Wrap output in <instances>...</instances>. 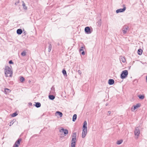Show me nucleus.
<instances>
[{
    "label": "nucleus",
    "mask_w": 147,
    "mask_h": 147,
    "mask_svg": "<svg viewBox=\"0 0 147 147\" xmlns=\"http://www.w3.org/2000/svg\"><path fill=\"white\" fill-rule=\"evenodd\" d=\"M140 103L137 104L136 105L134 106V110H135L136 109L140 107Z\"/></svg>",
    "instance_id": "ddd939ff"
},
{
    "label": "nucleus",
    "mask_w": 147,
    "mask_h": 147,
    "mask_svg": "<svg viewBox=\"0 0 147 147\" xmlns=\"http://www.w3.org/2000/svg\"><path fill=\"white\" fill-rule=\"evenodd\" d=\"M9 63L10 64H13V63L12 60H10L9 61Z\"/></svg>",
    "instance_id": "c9c22d12"
},
{
    "label": "nucleus",
    "mask_w": 147,
    "mask_h": 147,
    "mask_svg": "<svg viewBox=\"0 0 147 147\" xmlns=\"http://www.w3.org/2000/svg\"><path fill=\"white\" fill-rule=\"evenodd\" d=\"M51 90L50 91V93L51 94H53L55 93V88L53 86H52L51 88Z\"/></svg>",
    "instance_id": "4468645a"
},
{
    "label": "nucleus",
    "mask_w": 147,
    "mask_h": 147,
    "mask_svg": "<svg viewBox=\"0 0 147 147\" xmlns=\"http://www.w3.org/2000/svg\"><path fill=\"white\" fill-rule=\"evenodd\" d=\"M76 141L71 140V147H75Z\"/></svg>",
    "instance_id": "9b49d317"
},
{
    "label": "nucleus",
    "mask_w": 147,
    "mask_h": 147,
    "mask_svg": "<svg viewBox=\"0 0 147 147\" xmlns=\"http://www.w3.org/2000/svg\"><path fill=\"white\" fill-rule=\"evenodd\" d=\"M5 73L6 77L12 76V72L11 71V69L8 66H6L5 67Z\"/></svg>",
    "instance_id": "f257e3e1"
},
{
    "label": "nucleus",
    "mask_w": 147,
    "mask_h": 147,
    "mask_svg": "<svg viewBox=\"0 0 147 147\" xmlns=\"http://www.w3.org/2000/svg\"><path fill=\"white\" fill-rule=\"evenodd\" d=\"M146 80L147 82V76L146 78Z\"/></svg>",
    "instance_id": "ea45409f"
},
{
    "label": "nucleus",
    "mask_w": 147,
    "mask_h": 147,
    "mask_svg": "<svg viewBox=\"0 0 147 147\" xmlns=\"http://www.w3.org/2000/svg\"><path fill=\"white\" fill-rule=\"evenodd\" d=\"M26 52L25 51H23L21 53V55H22V56H26Z\"/></svg>",
    "instance_id": "cd10ccee"
},
{
    "label": "nucleus",
    "mask_w": 147,
    "mask_h": 147,
    "mask_svg": "<svg viewBox=\"0 0 147 147\" xmlns=\"http://www.w3.org/2000/svg\"><path fill=\"white\" fill-rule=\"evenodd\" d=\"M56 113L59 115L60 117H61L62 116L63 114L60 111H57L56 112Z\"/></svg>",
    "instance_id": "393cba45"
},
{
    "label": "nucleus",
    "mask_w": 147,
    "mask_h": 147,
    "mask_svg": "<svg viewBox=\"0 0 147 147\" xmlns=\"http://www.w3.org/2000/svg\"><path fill=\"white\" fill-rule=\"evenodd\" d=\"M49 44V46L48 47V52H50L51 50V49H52V45L51 44V43L50 42H49L48 43Z\"/></svg>",
    "instance_id": "f3484780"
},
{
    "label": "nucleus",
    "mask_w": 147,
    "mask_h": 147,
    "mask_svg": "<svg viewBox=\"0 0 147 147\" xmlns=\"http://www.w3.org/2000/svg\"><path fill=\"white\" fill-rule=\"evenodd\" d=\"M138 97L140 99L142 100L144 99L145 97L143 95H139L138 96Z\"/></svg>",
    "instance_id": "5701e85b"
},
{
    "label": "nucleus",
    "mask_w": 147,
    "mask_h": 147,
    "mask_svg": "<svg viewBox=\"0 0 147 147\" xmlns=\"http://www.w3.org/2000/svg\"><path fill=\"white\" fill-rule=\"evenodd\" d=\"M59 131L60 132H64V135L65 136L68 134V130L66 129H65L63 128L60 129Z\"/></svg>",
    "instance_id": "423d86ee"
},
{
    "label": "nucleus",
    "mask_w": 147,
    "mask_h": 147,
    "mask_svg": "<svg viewBox=\"0 0 147 147\" xmlns=\"http://www.w3.org/2000/svg\"><path fill=\"white\" fill-rule=\"evenodd\" d=\"M49 99L51 100H54L55 98V96L53 95H49Z\"/></svg>",
    "instance_id": "412c9836"
},
{
    "label": "nucleus",
    "mask_w": 147,
    "mask_h": 147,
    "mask_svg": "<svg viewBox=\"0 0 147 147\" xmlns=\"http://www.w3.org/2000/svg\"><path fill=\"white\" fill-rule=\"evenodd\" d=\"M35 106L37 108H39L41 106V104L40 103L37 102L36 103Z\"/></svg>",
    "instance_id": "4be33fe9"
},
{
    "label": "nucleus",
    "mask_w": 147,
    "mask_h": 147,
    "mask_svg": "<svg viewBox=\"0 0 147 147\" xmlns=\"http://www.w3.org/2000/svg\"><path fill=\"white\" fill-rule=\"evenodd\" d=\"M120 61L123 63L125 62V57H121L120 59Z\"/></svg>",
    "instance_id": "bb28decb"
},
{
    "label": "nucleus",
    "mask_w": 147,
    "mask_h": 147,
    "mask_svg": "<svg viewBox=\"0 0 147 147\" xmlns=\"http://www.w3.org/2000/svg\"><path fill=\"white\" fill-rule=\"evenodd\" d=\"M114 80L112 79H110L108 81V84L110 85H113L114 84Z\"/></svg>",
    "instance_id": "9d476101"
},
{
    "label": "nucleus",
    "mask_w": 147,
    "mask_h": 147,
    "mask_svg": "<svg viewBox=\"0 0 147 147\" xmlns=\"http://www.w3.org/2000/svg\"><path fill=\"white\" fill-rule=\"evenodd\" d=\"M123 9H119L116 10V12L117 13L122 12L125 11L126 9V7L125 5L123 4Z\"/></svg>",
    "instance_id": "7ed1b4c3"
},
{
    "label": "nucleus",
    "mask_w": 147,
    "mask_h": 147,
    "mask_svg": "<svg viewBox=\"0 0 147 147\" xmlns=\"http://www.w3.org/2000/svg\"><path fill=\"white\" fill-rule=\"evenodd\" d=\"M85 31L87 34H90L91 33L90 29L89 27H86L85 28Z\"/></svg>",
    "instance_id": "6e6552de"
},
{
    "label": "nucleus",
    "mask_w": 147,
    "mask_h": 147,
    "mask_svg": "<svg viewBox=\"0 0 147 147\" xmlns=\"http://www.w3.org/2000/svg\"><path fill=\"white\" fill-rule=\"evenodd\" d=\"M72 138L71 139V140L73 141H76V132H74L73 133L72 135Z\"/></svg>",
    "instance_id": "1a4fd4ad"
},
{
    "label": "nucleus",
    "mask_w": 147,
    "mask_h": 147,
    "mask_svg": "<svg viewBox=\"0 0 147 147\" xmlns=\"http://www.w3.org/2000/svg\"><path fill=\"white\" fill-rule=\"evenodd\" d=\"M111 114V112L110 111H108L107 114V115H109Z\"/></svg>",
    "instance_id": "4c0bfd02"
},
{
    "label": "nucleus",
    "mask_w": 147,
    "mask_h": 147,
    "mask_svg": "<svg viewBox=\"0 0 147 147\" xmlns=\"http://www.w3.org/2000/svg\"><path fill=\"white\" fill-rule=\"evenodd\" d=\"M22 6H23V8L25 10H26L27 9V7L26 6V4L23 1H22Z\"/></svg>",
    "instance_id": "a211bd4d"
},
{
    "label": "nucleus",
    "mask_w": 147,
    "mask_h": 147,
    "mask_svg": "<svg viewBox=\"0 0 147 147\" xmlns=\"http://www.w3.org/2000/svg\"><path fill=\"white\" fill-rule=\"evenodd\" d=\"M85 49V46L83 45L79 50L80 52L81 51L84 50V49Z\"/></svg>",
    "instance_id": "b1692460"
},
{
    "label": "nucleus",
    "mask_w": 147,
    "mask_h": 147,
    "mask_svg": "<svg viewBox=\"0 0 147 147\" xmlns=\"http://www.w3.org/2000/svg\"><path fill=\"white\" fill-rule=\"evenodd\" d=\"M87 133V130L83 129L82 132V138L85 137Z\"/></svg>",
    "instance_id": "0eeeda50"
},
{
    "label": "nucleus",
    "mask_w": 147,
    "mask_h": 147,
    "mask_svg": "<svg viewBox=\"0 0 147 147\" xmlns=\"http://www.w3.org/2000/svg\"><path fill=\"white\" fill-rule=\"evenodd\" d=\"M19 1H18L17 2V3H15V5H17V4L18 3H19Z\"/></svg>",
    "instance_id": "58836bf2"
},
{
    "label": "nucleus",
    "mask_w": 147,
    "mask_h": 147,
    "mask_svg": "<svg viewBox=\"0 0 147 147\" xmlns=\"http://www.w3.org/2000/svg\"><path fill=\"white\" fill-rule=\"evenodd\" d=\"M82 51V52L81 53V54L83 55H85V52L84 51V50L83 51Z\"/></svg>",
    "instance_id": "f704fd0d"
},
{
    "label": "nucleus",
    "mask_w": 147,
    "mask_h": 147,
    "mask_svg": "<svg viewBox=\"0 0 147 147\" xmlns=\"http://www.w3.org/2000/svg\"><path fill=\"white\" fill-rule=\"evenodd\" d=\"M134 133L135 136H139L140 133V131L138 127H137L135 128Z\"/></svg>",
    "instance_id": "39448f33"
},
{
    "label": "nucleus",
    "mask_w": 147,
    "mask_h": 147,
    "mask_svg": "<svg viewBox=\"0 0 147 147\" xmlns=\"http://www.w3.org/2000/svg\"><path fill=\"white\" fill-rule=\"evenodd\" d=\"M62 73L64 76H67L66 71L65 69H63L62 71Z\"/></svg>",
    "instance_id": "c756f323"
},
{
    "label": "nucleus",
    "mask_w": 147,
    "mask_h": 147,
    "mask_svg": "<svg viewBox=\"0 0 147 147\" xmlns=\"http://www.w3.org/2000/svg\"><path fill=\"white\" fill-rule=\"evenodd\" d=\"M142 50L141 49H139L138 51V54L139 55H141L142 54Z\"/></svg>",
    "instance_id": "6ab92c4d"
},
{
    "label": "nucleus",
    "mask_w": 147,
    "mask_h": 147,
    "mask_svg": "<svg viewBox=\"0 0 147 147\" xmlns=\"http://www.w3.org/2000/svg\"><path fill=\"white\" fill-rule=\"evenodd\" d=\"M128 28V26H127L125 28H124V30H123V33L125 34H126L127 32V30Z\"/></svg>",
    "instance_id": "dca6fc26"
},
{
    "label": "nucleus",
    "mask_w": 147,
    "mask_h": 147,
    "mask_svg": "<svg viewBox=\"0 0 147 147\" xmlns=\"http://www.w3.org/2000/svg\"><path fill=\"white\" fill-rule=\"evenodd\" d=\"M22 32V30L21 29H18L17 30V33L18 34L20 35L21 34Z\"/></svg>",
    "instance_id": "2eb2a0df"
},
{
    "label": "nucleus",
    "mask_w": 147,
    "mask_h": 147,
    "mask_svg": "<svg viewBox=\"0 0 147 147\" xmlns=\"http://www.w3.org/2000/svg\"><path fill=\"white\" fill-rule=\"evenodd\" d=\"M17 115H18V114H17V113L16 112H15V113H13L12 114L11 116L12 117H15Z\"/></svg>",
    "instance_id": "2f4dec72"
},
{
    "label": "nucleus",
    "mask_w": 147,
    "mask_h": 147,
    "mask_svg": "<svg viewBox=\"0 0 147 147\" xmlns=\"http://www.w3.org/2000/svg\"><path fill=\"white\" fill-rule=\"evenodd\" d=\"M87 125V122L86 121H84V125H83V129H86V130L87 129V126H86Z\"/></svg>",
    "instance_id": "f8f14e48"
},
{
    "label": "nucleus",
    "mask_w": 147,
    "mask_h": 147,
    "mask_svg": "<svg viewBox=\"0 0 147 147\" xmlns=\"http://www.w3.org/2000/svg\"><path fill=\"white\" fill-rule=\"evenodd\" d=\"M128 74V72L127 70L123 71L121 74L120 77L122 79H124L127 76Z\"/></svg>",
    "instance_id": "f03ea898"
},
{
    "label": "nucleus",
    "mask_w": 147,
    "mask_h": 147,
    "mask_svg": "<svg viewBox=\"0 0 147 147\" xmlns=\"http://www.w3.org/2000/svg\"><path fill=\"white\" fill-rule=\"evenodd\" d=\"M78 72L79 75H81V74H82V72L80 70H78Z\"/></svg>",
    "instance_id": "72a5a7b5"
},
{
    "label": "nucleus",
    "mask_w": 147,
    "mask_h": 147,
    "mask_svg": "<svg viewBox=\"0 0 147 147\" xmlns=\"http://www.w3.org/2000/svg\"><path fill=\"white\" fill-rule=\"evenodd\" d=\"M7 90H8V91H10L9 90V89H7V88H5V92H6Z\"/></svg>",
    "instance_id": "e433bc0d"
},
{
    "label": "nucleus",
    "mask_w": 147,
    "mask_h": 147,
    "mask_svg": "<svg viewBox=\"0 0 147 147\" xmlns=\"http://www.w3.org/2000/svg\"><path fill=\"white\" fill-rule=\"evenodd\" d=\"M29 104L31 105H32V103H29Z\"/></svg>",
    "instance_id": "a19ab883"
},
{
    "label": "nucleus",
    "mask_w": 147,
    "mask_h": 147,
    "mask_svg": "<svg viewBox=\"0 0 147 147\" xmlns=\"http://www.w3.org/2000/svg\"><path fill=\"white\" fill-rule=\"evenodd\" d=\"M13 123H14V122H13V121H11L10 123L9 126H11V125H12L13 124Z\"/></svg>",
    "instance_id": "473e14b6"
},
{
    "label": "nucleus",
    "mask_w": 147,
    "mask_h": 147,
    "mask_svg": "<svg viewBox=\"0 0 147 147\" xmlns=\"http://www.w3.org/2000/svg\"><path fill=\"white\" fill-rule=\"evenodd\" d=\"M97 25L98 26H100L101 24V19H100L99 20H98L97 22Z\"/></svg>",
    "instance_id": "a878e982"
},
{
    "label": "nucleus",
    "mask_w": 147,
    "mask_h": 147,
    "mask_svg": "<svg viewBox=\"0 0 147 147\" xmlns=\"http://www.w3.org/2000/svg\"><path fill=\"white\" fill-rule=\"evenodd\" d=\"M77 117V115L76 114H74L72 118V121H73L74 122L76 120Z\"/></svg>",
    "instance_id": "aec40b11"
},
{
    "label": "nucleus",
    "mask_w": 147,
    "mask_h": 147,
    "mask_svg": "<svg viewBox=\"0 0 147 147\" xmlns=\"http://www.w3.org/2000/svg\"><path fill=\"white\" fill-rule=\"evenodd\" d=\"M21 141V138H18L17 140L15 142V143L14 144L13 147H18L19 145L20 144V142Z\"/></svg>",
    "instance_id": "20e7f679"
},
{
    "label": "nucleus",
    "mask_w": 147,
    "mask_h": 147,
    "mask_svg": "<svg viewBox=\"0 0 147 147\" xmlns=\"http://www.w3.org/2000/svg\"><path fill=\"white\" fill-rule=\"evenodd\" d=\"M122 140H119L117 142V144H121L122 142Z\"/></svg>",
    "instance_id": "7c9ffc66"
},
{
    "label": "nucleus",
    "mask_w": 147,
    "mask_h": 147,
    "mask_svg": "<svg viewBox=\"0 0 147 147\" xmlns=\"http://www.w3.org/2000/svg\"><path fill=\"white\" fill-rule=\"evenodd\" d=\"M25 79L22 76L20 77V80L21 82H23L24 81Z\"/></svg>",
    "instance_id": "c85d7f7f"
}]
</instances>
